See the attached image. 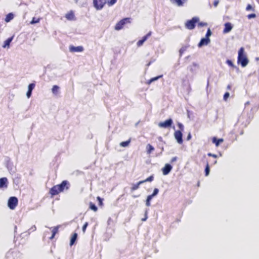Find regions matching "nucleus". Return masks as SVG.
Here are the masks:
<instances>
[{"label":"nucleus","instance_id":"obj_11","mask_svg":"<svg viewBox=\"0 0 259 259\" xmlns=\"http://www.w3.org/2000/svg\"><path fill=\"white\" fill-rule=\"evenodd\" d=\"M9 182L6 177L0 178V189H6L8 188Z\"/></svg>","mask_w":259,"mask_h":259},{"label":"nucleus","instance_id":"obj_25","mask_svg":"<svg viewBox=\"0 0 259 259\" xmlns=\"http://www.w3.org/2000/svg\"><path fill=\"white\" fill-rule=\"evenodd\" d=\"M142 184H143V182H142V181H139L136 184H133L132 187H131V191H134L137 190L139 188L140 185Z\"/></svg>","mask_w":259,"mask_h":259},{"label":"nucleus","instance_id":"obj_27","mask_svg":"<svg viewBox=\"0 0 259 259\" xmlns=\"http://www.w3.org/2000/svg\"><path fill=\"white\" fill-rule=\"evenodd\" d=\"M162 76H163L162 75H158V76L152 77V78H151V79H150L149 80H148L147 84H150L152 82H154L155 81H156L158 79L161 78Z\"/></svg>","mask_w":259,"mask_h":259},{"label":"nucleus","instance_id":"obj_57","mask_svg":"<svg viewBox=\"0 0 259 259\" xmlns=\"http://www.w3.org/2000/svg\"><path fill=\"white\" fill-rule=\"evenodd\" d=\"M219 3V0H215L213 2V6L216 7L218 6V4Z\"/></svg>","mask_w":259,"mask_h":259},{"label":"nucleus","instance_id":"obj_9","mask_svg":"<svg viewBox=\"0 0 259 259\" xmlns=\"http://www.w3.org/2000/svg\"><path fill=\"white\" fill-rule=\"evenodd\" d=\"M174 137L179 144H181L183 143V133L181 131H176L174 133Z\"/></svg>","mask_w":259,"mask_h":259},{"label":"nucleus","instance_id":"obj_19","mask_svg":"<svg viewBox=\"0 0 259 259\" xmlns=\"http://www.w3.org/2000/svg\"><path fill=\"white\" fill-rule=\"evenodd\" d=\"M112 230L110 228H107L106 232L104 234L105 240H108L112 236Z\"/></svg>","mask_w":259,"mask_h":259},{"label":"nucleus","instance_id":"obj_55","mask_svg":"<svg viewBox=\"0 0 259 259\" xmlns=\"http://www.w3.org/2000/svg\"><path fill=\"white\" fill-rule=\"evenodd\" d=\"M178 159V157L177 156L173 157L170 160V163H174L176 162Z\"/></svg>","mask_w":259,"mask_h":259},{"label":"nucleus","instance_id":"obj_46","mask_svg":"<svg viewBox=\"0 0 259 259\" xmlns=\"http://www.w3.org/2000/svg\"><path fill=\"white\" fill-rule=\"evenodd\" d=\"M207 25V23H206V22H198V27H204V26H206Z\"/></svg>","mask_w":259,"mask_h":259},{"label":"nucleus","instance_id":"obj_58","mask_svg":"<svg viewBox=\"0 0 259 259\" xmlns=\"http://www.w3.org/2000/svg\"><path fill=\"white\" fill-rule=\"evenodd\" d=\"M157 139L158 140V141L160 142H161V143H163L164 144H165V142H164L163 141V139L161 137V136H159L157 138Z\"/></svg>","mask_w":259,"mask_h":259},{"label":"nucleus","instance_id":"obj_8","mask_svg":"<svg viewBox=\"0 0 259 259\" xmlns=\"http://www.w3.org/2000/svg\"><path fill=\"white\" fill-rule=\"evenodd\" d=\"M5 161L6 163V166L8 170L10 172H14L15 170L14 168L13 162L11 161V158L7 156L5 157Z\"/></svg>","mask_w":259,"mask_h":259},{"label":"nucleus","instance_id":"obj_23","mask_svg":"<svg viewBox=\"0 0 259 259\" xmlns=\"http://www.w3.org/2000/svg\"><path fill=\"white\" fill-rule=\"evenodd\" d=\"M14 17V14L13 13H9L6 16L5 20L6 22H9L13 19Z\"/></svg>","mask_w":259,"mask_h":259},{"label":"nucleus","instance_id":"obj_37","mask_svg":"<svg viewBox=\"0 0 259 259\" xmlns=\"http://www.w3.org/2000/svg\"><path fill=\"white\" fill-rule=\"evenodd\" d=\"M39 21H40V19L36 18L35 17H33L32 18V20L31 21L30 23L31 24H36V23L39 22Z\"/></svg>","mask_w":259,"mask_h":259},{"label":"nucleus","instance_id":"obj_63","mask_svg":"<svg viewBox=\"0 0 259 259\" xmlns=\"http://www.w3.org/2000/svg\"><path fill=\"white\" fill-rule=\"evenodd\" d=\"M243 118V115L240 116L238 118V122H240Z\"/></svg>","mask_w":259,"mask_h":259},{"label":"nucleus","instance_id":"obj_14","mask_svg":"<svg viewBox=\"0 0 259 259\" xmlns=\"http://www.w3.org/2000/svg\"><path fill=\"white\" fill-rule=\"evenodd\" d=\"M224 28L223 29L224 33H229L231 31L233 28V25L230 22H226L224 25Z\"/></svg>","mask_w":259,"mask_h":259},{"label":"nucleus","instance_id":"obj_44","mask_svg":"<svg viewBox=\"0 0 259 259\" xmlns=\"http://www.w3.org/2000/svg\"><path fill=\"white\" fill-rule=\"evenodd\" d=\"M148 209H146L145 211V216H144V218H142V221L144 222V221H146L148 218Z\"/></svg>","mask_w":259,"mask_h":259},{"label":"nucleus","instance_id":"obj_36","mask_svg":"<svg viewBox=\"0 0 259 259\" xmlns=\"http://www.w3.org/2000/svg\"><path fill=\"white\" fill-rule=\"evenodd\" d=\"M151 34H152V32L149 31L146 35H144L142 38V39L143 40L144 42H145L151 35Z\"/></svg>","mask_w":259,"mask_h":259},{"label":"nucleus","instance_id":"obj_16","mask_svg":"<svg viewBox=\"0 0 259 259\" xmlns=\"http://www.w3.org/2000/svg\"><path fill=\"white\" fill-rule=\"evenodd\" d=\"M77 237H78V234L76 233H74L71 238H70V245L71 246L73 245H74L76 241H77Z\"/></svg>","mask_w":259,"mask_h":259},{"label":"nucleus","instance_id":"obj_3","mask_svg":"<svg viewBox=\"0 0 259 259\" xmlns=\"http://www.w3.org/2000/svg\"><path fill=\"white\" fill-rule=\"evenodd\" d=\"M199 21V18L197 17H193L191 19L188 20L185 23V27L189 30L194 29L196 23Z\"/></svg>","mask_w":259,"mask_h":259},{"label":"nucleus","instance_id":"obj_59","mask_svg":"<svg viewBox=\"0 0 259 259\" xmlns=\"http://www.w3.org/2000/svg\"><path fill=\"white\" fill-rule=\"evenodd\" d=\"M192 138V136H191V134L190 133H189L188 134V135H187V141H189L190 140H191Z\"/></svg>","mask_w":259,"mask_h":259},{"label":"nucleus","instance_id":"obj_13","mask_svg":"<svg viewBox=\"0 0 259 259\" xmlns=\"http://www.w3.org/2000/svg\"><path fill=\"white\" fill-rule=\"evenodd\" d=\"M69 49L71 52H81L84 50L83 47L81 46L75 47L71 45L69 46Z\"/></svg>","mask_w":259,"mask_h":259},{"label":"nucleus","instance_id":"obj_41","mask_svg":"<svg viewBox=\"0 0 259 259\" xmlns=\"http://www.w3.org/2000/svg\"><path fill=\"white\" fill-rule=\"evenodd\" d=\"M97 199L98 201L99 205L100 206H102L103 205V199L101 197H100V196H98L97 198Z\"/></svg>","mask_w":259,"mask_h":259},{"label":"nucleus","instance_id":"obj_20","mask_svg":"<svg viewBox=\"0 0 259 259\" xmlns=\"http://www.w3.org/2000/svg\"><path fill=\"white\" fill-rule=\"evenodd\" d=\"M170 2L173 4L177 5L179 7H182L186 2V0H170Z\"/></svg>","mask_w":259,"mask_h":259},{"label":"nucleus","instance_id":"obj_30","mask_svg":"<svg viewBox=\"0 0 259 259\" xmlns=\"http://www.w3.org/2000/svg\"><path fill=\"white\" fill-rule=\"evenodd\" d=\"M20 177L18 175L13 178V183L17 185H18L20 183Z\"/></svg>","mask_w":259,"mask_h":259},{"label":"nucleus","instance_id":"obj_4","mask_svg":"<svg viewBox=\"0 0 259 259\" xmlns=\"http://www.w3.org/2000/svg\"><path fill=\"white\" fill-rule=\"evenodd\" d=\"M132 19L131 18H124L120 20L115 25V29L116 30H121L124 25L127 23L131 22Z\"/></svg>","mask_w":259,"mask_h":259},{"label":"nucleus","instance_id":"obj_24","mask_svg":"<svg viewBox=\"0 0 259 259\" xmlns=\"http://www.w3.org/2000/svg\"><path fill=\"white\" fill-rule=\"evenodd\" d=\"M60 87L57 85H54L52 89V93L55 95H57L59 93Z\"/></svg>","mask_w":259,"mask_h":259},{"label":"nucleus","instance_id":"obj_42","mask_svg":"<svg viewBox=\"0 0 259 259\" xmlns=\"http://www.w3.org/2000/svg\"><path fill=\"white\" fill-rule=\"evenodd\" d=\"M159 193V189L158 188H155L152 194V196L154 197L158 195Z\"/></svg>","mask_w":259,"mask_h":259},{"label":"nucleus","instance_id":"obj_7","mask_svg":"<svg viewBox=\"0 0 259 259\" xmlns=\"http://www.w3.org/2000/svg\"><path fill=\"white\" fill-rule=\"evenodd\" d=\"M106 3V0H93L94 7L97 10L102 9Z\"/></svg>","mask_w":259,"mask_h":259},{"label":"nucleus","instance_id":"obj_32","mask_svg":"<svg viewBox=\"0 0 259 259\" xmlns=\"http://www.w3.org/2000/svg\"><path fill=\"white\" fill-rule=\"evenodd\" d=\"M131 142V139H129L125 141H123L120 143V146L123 147H126L128 146Z\"/></svg>","mask_w":259,"mask_h":259},{"label":"nucleus","instance_id":"obj_43","mask_svg":"<svg viewBox=\"0 0 259 259\" xmlns=\"http://www.w3.org/2000/svg\"><path fill=\"white\" fill-rule=\"evenodd\" d=\"M117 0H108L107 3L109 6H112L115 4Z\"/></svg>","mask_w":259,"mask_h":259},{"label":"nucleus","instance_id":"obj_15","mask_svg":"<svg viewBox=\"0 0 259 259\" xmlns=\"http://www.w3.org/2000/svg\"><path fill=\"white\" fill-rule=\"evenodd\" d=\"M14 37V35H13V36L9 37L5 41H4V44L2 46L3 48H9L10 47V44L13 40Z\"/></svg>","mask_w":259,"mask_h":259},{"label":"nucleus","instance_id":"obj_62","mask_svg":"<svg viewBox=\"0 0 259 259\" xmlns=\"http://www.w3.org/2000/svg\"><path fill=\"white\" fill-rule=\"evenodd\" d=\"M146 205L147 206H150L151 205V201L146 200Z\"/></svg>","mask_w":259,"mask_h":259},{"label":"nucleus","instance_id":"obj_1","mask_svg":"<svg viewBox=\"0 0 259 259\" xmlns=\"http://www.w3.org/2000/svg\"><path fill=\"white\" fill-rule=\"evenodd\" d=\"M70 184L67 180L63 181L60 184L52 187L49 191L52 196L58 195L59 193L67 191L70 187Z\"/></svg>","mask_w":259,"mask_h":259},{"label":"nucleus","instance_id":"obj_29","mask_svg":"<svg viewBox=\"0 0 259 259\" xmlns=\"http://www.w3.org/2000/svg\"><path fill=\"white\" fill-rule=\"evenodd\" d=\"M204 172L205 176H208L210 172V166L207 161L206 162V164L204 169Z\"/></svg>","mask_w":259,"mask_h":259},{"label":"nucleus","instance_id":"obj_21","mask_svg":"<svg viewBox=\"0 0 259 259\" xmlns=\"http://www.w3.org/2000/svg\"><path fill=\"white\" fill-rule=\"evenodd\" d=\"M65 17L68 20H75V15L72 11H71L70 12L66 14Z\"/></svg>","mask_w":259,"mask_h":259},{"label":"nucleus","instance_id":"obj_28","mask_svg":"<svg viewBox=\"0 0 259 259\" xmlns=\"http://www.w3.org/2000/svg\"><path fill=\"white\" fill-rule=\"evenodd\" d=\"M190 46L189 45H186L185 46L182 47L179 50L180 57H181L185 51H186L187 49L189 48Z\"/></svg>","mask_w":259,"mask_h":259},{"label":"nucleus","instance_id":"obj_64","mask_svg":"<svg viewBox=\"0 0 259 259\" xmlns=\"http://www.w3.org/2000/svg\"><path fill=\"white\" fill-rule=\"evenodd\" d=\"M231 87H231V84H228V85H227V90H231Z\"/></svg>","mask_w":259,"mask_h":259},{"label":"nucleus","instance_id":"obj_54","mask_svg":"<svg viewBox=\"0 0 259 259\" xmlns=\"http://www.w3.org/2000/svg\"><path fill=\"white\" fill-rule=\"evenodd\" d=\"M36 229V227L35 225L32 226L31 228L29 229V231L33 232L35 231Z\"/></svg>","mask_w":259,"mask_h":259},{"label":"nucleus","instance_id":"obj_45","mask_svg":"<svg viewBox=\"0 0 259 259\" xmlns=\"http://www.w3.org/2000/svg\"><path fill=\"white\" fill-rule=\"evenodd\" d=\"M256 17V15L255 13H251V14H248L247 16V17L248 19H252V18H255V17Z\"/></svg>","mask_w":259,"mask_h":259},{"label":"nucleus","instance_id":"obj_22","mask_svg":"<svg viewBox=\"0 0 259 259\" xmlns=\"http://www.w3.org/2000/svg\"><path fill=\"white\" fill-rule=\"evenodd\" d=\"M198 66V65L195 63V62H193L192 63V65H190L188 67V69L191 72H192V73H194L195 72V67H197Z\"/></svg>","mask_w":259,"mask_h":259},{"label":"nucleus","instance_id":"obj_35","mask_svg":"<svg viewBox=\"0 0 259 259\" xmlns=\"http://www.w3.org/2000/svg\"><path fill=\"white\" fill-rule=\"evenodd\" d=\"M35 87V81L30 83L28 86V90L32 91Z\"/></svg>","mask_w":259,"mask_h":259},{"label":"nucleus","instance_id":"obj_12","mask_svg":"<svg viewBox=\"0 0 259 259\" xmlns=\"http://www.w3.org/2000/svg\"><path fill=\"white\" fill-rule=\"evenodd\" d=\"M210 42V38H207L206 37H203L200 39V41L198 44V47L199 48H201L204 46L208 45Z\"/></svg>","mask_w":259,"mask_h":259},{"label":"nucleus","instance_id":"obj_2","mask_svg":"<svg viewBox=\"0 0 259 259\" xmlns=\"http://www.w3.org/2000/svg\"><path fill=\"white\" fill-rule=\"evenodd\" d=\"M248 62L249 60L245 54L244 49L243 47L240 48L238 53V64H240L242 67H245Z\"/></svg>","mask_w":259,"mask_h":259},{"label":"nucleus","instance_id":"obj_18","mask_svg":"<svg viewBox=\"0 0 259 259\" xmlns=\"http://www.w3.org/2000/svg\"><path fill=\"white\" fill-rule=\"evenodd\" d=\"M60 226H57L56 227H55L53 228L52 231V235L51 237H50L49 239L50 240H52L54 238L56 234L58 232L59 229L60 228Z\"/></svg>","mask_w":259,"mask_h":259},{"label":"nucleus","instance_id":"obj_34","mask_svg":"<svg viewBox=\"0 0 259 259\" xmlns=\"http://www.w3.org/2000/svg\"><path fill=\"white\" fill-rule=\"evenodd\" d=\"M153 180H154V175H152L150 177L147 178L146 179H145V180L142 181V182H143V183H145V182H151L152 181H153Z\"/></svg>","mask_w":259,"mask_h":259},{"label":"nucleus","instance_id":"obj_10","mask_svg":"<svg viewBox=\"0 0 259 259\" xmlns=\"http://www.w3.org/2000/svg\"><path fill=\"white\" fill-rule=\"evenodd\" d=\"M172 169V166L169 163H166L164 167L162 168L161 171L163 175H168Z\"/></svg>","mask_w":259,"mask_h":259},{"label":"nucleus","instance_id":"obj_31","mask_svg":"<svg viewBox=\"0 0 259 259\" xmlns=\"http://www.w3.org/2000/svg\"><path fill=\"white\" fill-rule=\"evenodd\" d=\"M89 208L94 210V211H97V210H98V207L96 205V204L92 202H91L90 203V204H89Z\"/></svg>","mask_w":259,"mask_h":259},{"label":"nucleus","instance_id":"obj_61","mask_svg":"<svg viewBox=\"0 0 259 259\" xmlns=\"http://www.w3.org/2000/svg\"><path fill=\"white\" fill-rule=\"evenodd\" d=\"M111 222H113V220L111 218H109L107 221V224L108 226L110 225Z\"/></svg>","mask_w":259,"mask_h":259},{"label":"nucleus","instance_id":"obj_48","mask_svg":"<svg viewBox=\"0 0 259 259\" xmlns=\"http://www.w3.org/2000/svg\"><path fill=\"white\" fill-rule=\"evenodd\" d=\"M88 225H89V224H88V222H85L84 224V225H83V226L82 227V230L83 233H84L85 232L88 226Z\"/></svg>","mask_w":259,"mask_h":259},{"label":"nucleus","instance_id":"obj_51","mask_svg":"<svg viewBox=\"0 0 259 259\" xmlns=\"http://www.w3.org/2000/svg\"><path fill=\"white\" fill-rule=\"evenodd\" d=\"M207 155L209 157H212L214 158H217L218 157L217 155H216L215 154H212L211 153H208Z\"/></svg>","mask_w":259,"mask_h":259},{"label":"nucleus","instance_id":"obj_5","mask_svg":"<svg viewBox=\"0 0 259 259\" xmlns=\"http://www.w3.org/2000/svg\"><path fill=\"white\" fill-rule=\"evenodd\" d=\"M18 203V198L15 196H11L8 199V206L10 209L14 210L17 206Z\"/></svg>","mask_w":259,"mask_h":259},{"label":"nucleus","instance_id":"obj_6","mask_svg":"<svg viewBox=\"0 0 259 259\" xmlns=\"http://www.w3.org/2000/svg\"><path fill=\"white\" fill-rule=\"evenodd\" d=\"M173 124V120L171 118H169L164 121L160 122L158 123V126L161 128H168L170 127Z\"/></svg>","mask_w":259,"mask_h":259},{"label":"nucleus","instance_id":"obj_49","mask_svg":"<svg viewBox=\"0 0 259 259\" xmlns=\"http://www.w3.org/2000/svg\"><path fill=\"white\" fill-rule=\"evenodd\" d=\"M158 148L161 149V152L159 154H161L162 152L164 151V148L162 144L159 143L158 145Z\"/></svg>","mask_w":259,"mask_h":259},{"label":"nucleus","instance_id":"obj_53","mask_svg":"<svg viewBox=\"0 0 259 259\" xmlns=\"http://www.w3.org/2000/svg\"><path fill=\"white\" fill-rule=\"evenodd\" d=\"M154 197L152 196V194L151 195H149L147 196V199H146V200H148V201H151V200L153 199Z\"/></svg>","mask_w":259,"mask_h":259},{"label":"nucleus","instance_id":"obj_17","mask_svg":"<svg viewBox=\"0 0 259 259\" xmlns=\"http://www.w3.org/2000/svg\"><path fill=\"white\" fill-rule=\"evenodd\" d=\"M224 141L222 138H217L214 137L212 139V142L215 144L216 147H218Z\"/></svg>","mask_w":259,"mask_h":259},{"label":"nucleus","instance_id":"obj_52","mask_svg":"<svg viewBox=\"0 0 259 259\" xmlns=\"http://www.w3.org/2000/svg\"><path fill=\"white\" fill-rule=\"evenodd\" d=\"M32 91L28 90L26 93V96L28 98H29L32 95Z\"/></svg>","mask_w":259,"mask_h":259},{"label":"nucleus","instance_id":"obj_38","mask_svg":"<svg viewBox=\"0 0 259 259\" xmlns=\"http://www.w3.org/2000/svg\"><path fill=\"white\" fill-rule=\"evenodd\" d=\"M177 125L179 128L178 131H181L182 132H183L184 130V125L182 123L178 122Z\"/></svg>","mask_w":259,"mask_h":259},{"label":"nucleus","instance_id":"obj_26","mask_svg":"<svg viewBox=\"0 0 259 259\" xmlns=\"http://www.w3.org/2000/svg\"><path fill=\"white\" fill-rule=\"evenodd\" d=\"M154 150V147L150 144H148L146 146V151L147 154H151Z\"/></svg>","mask_w":259,"mask_h":259},{"label":"nucleus","instance_id":"obj_33","mask_svg":"<svg viewBox=\"0 0 259 259\" xmlns=\"http://www.w3.org/2000/svg\"><path fill=\"white\" fill-rule=\"evenodd\" d=\"M226 63L230 67H232L233 68H238L235 66L233 62V61L231 60L227 59L226 60Z\"/></svg>","mask_w":259,"mask_h":259},{"label":"nucleus","instance_id":"obj_50","mask_svg":"<svg viewBox=\"0 0 259 259\" xmlns=\"http://www.w3.org/2000/svg\"><path fill=\"white\" fill-rule=\"evenodd\" d=\"M144 43V42L143 41V40L142 39H141L139 40H138V41L137 43V45L138 47H140L142 46Z\"/></svg>","mask_w":259,"mask_h":259},{"label":"nucleus","instance_id":"obj_40","mask_svg":"<svg viewBox=\"0 0 259 259\" xmlns=\"http://www.w3.org/2000/svg\"><path fill=\"white\" fill-rule=\"evenodd\" d=\"M246 10L247 11H252L254 12L255 11V9L251 5L248 4L246 8Z\"/></svg>","mask_w":259,"mask_h":259},{"label":"nucleus","instance_id":"obj_56","mask_svg":"<svg viewBox=\"0 0 259 259\" xmlns=\"http://www.w3.org/2000/svg\"><path fill=\"white\" fill-rule=\"evenodd\" d=\"M155 61L154 59H151V61H149L146 65L147 67L149 66L153 62H154Z\"/></svg>","mask_w":259,"mask_h":259},{"label":"nucleus","instance_id":"obj_60","mask_svg":"<svg viewBox=\"0 0 259 259\" xmlns=\"http://www.w3.org/2000/svg\"><path fill=\"white\" fill-rule=\"evenodd\" d=\"M186 90H187V91L189 93L191 91V87H190V84H188V85H187V88H186Z\"/></svg>","mask_w":259,"mask_h":259},{"label":"nucleus","instance_id":"obj_47","mask_svg":"<svg viewBox=\"0 0 259 259\" xmlns=\"http://www.w3.org/2000/svg\"><path fill=\"white\" fill-rule=\"evenodd\" d=\"M230 96V93L229 92H226L223 96V99L224 101H227Z\"/></svg>","mask_w":259,"mask_h":259},{"label":"nucleus","instance_id":"obj_39","mask_svg":"<svg viewBox=\"0 0 259 259\" xmlns=\"http://www.w3.org/2000/svg\"><path fill=\"white\" fill-rule=\"evenodd\" d=\"M212 32L210 28H208L207 30L206 31V33L205 34V37H206L207 38H209V37L211 35Z\"/></svg>","mask_w":259,"mask_h":259}]
</instances>
